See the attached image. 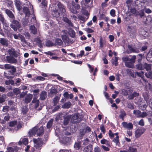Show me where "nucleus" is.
Listing matches in <instances>:
<instances>
[{"label": "nucleus", "instance_id": "obj_1", "mask_svg": "<svg viewBox=\"0 0 152 152\" xmlns=\"http://www.w3.org/2000/svg\"><path fill=\"white\" fill-rule=\"evenodd\" d=\"M26 19L23 21V24L24 26L31 24H34L36 23V18L34 17H30L28 18L26 17Z\"/></svg>", "mask_w": 152, "mask_h": 152}, {"label": "nucleus", "instance_id": "obj_2", "mask_svg": "<svg viewBox=\"0 0 152 152\" xmlns=\"http://www.w3.org/2000/svg\"><path fill=\"white\" fill-rule=\"evenodd\" d=\"M33 141L34 142V147L38 151V152H40V150L41 149L43 144L42 140L39 138L34 139Z\"/></svg>", "mask_w": 152, "mask_h": 152}, {"label": "nucleus", "instance_id": "obj_3", "mask_svg": "<svg viewBox=\"0 0 152 152\" xmlns=\"http://www.w3.org/2000/svg\"><path fill=\"white\" fill-rule=\"evenodd\" d=\"M83 116L79 113H76L72 117L71 121L73 123H79L83 118Z\"/></svg>", "mask_w": 152, "mask_h": 152}, {"label": "nucleus", "instance_id": "obj_4", "mask_svg": "<svg viewBox=\"0 0 152 152\" xmlns=\"http://www.w3.org/2000/svg\"><path fill=\"white\" fill-rule=\"evenodd\" d=\"M72 7L69 8L70 11L73 13L76 14L77 13V10H79L80 8V5L79 4L75 3L72 1Z\"/></svg>", "mask_w": 152, "mask_h": 152}, {"label": "nucleus", "instance_id": "obj_5", "mask_svg": "<svg viewBox=\"0 0 152 152\" xmlns=\"http://www.w3.org/2000/svg\"><path fill=\"white\" fill-rule=\"evenodd\" d=\"M145 129L143 127H140L135 132V136L136 138L140 137L145 132Z\"/></svg>", "mask_w": 152, "mask_h": 152}, {"label": "nucleus", "instance_id": "obj_6", "mask_svg": "<svg viewBox=\"0 0 152 152\" xmlns=\"http://www.w3.org/2000/svg\"><path fill=\"white\" fill-rule=\"evenodd\" d=\"M10 26L15 31H16L18 28H20L21 25L18 21L13 20L12 24L10 25Z\"/></svg>", "mask_w": 152, "mask_h": 152}, {"label": "nucleus", "instance_id": "obj_7", "mask_svg": "<svg viewBox=\"0 0 152 152\" xmlns=\"http://www.w3.org/2000/svg\"><path fill=\"white\" fill-rule=\"evenodd\" d=\"M52 14L53 17L60 18V20L63 16V14L61 12L56 9L53 10L52 12Z\"/></svg>", "mask_w": 152, "mask_h": 152}, {"label": "nucleus", "instance_id": "obj_8", "mask_svg": "<svg viewBox=\"0 0 152 152\" xmlns=\"http://www.w3.org/2000/svg\"><path fill=\"white\" fill-rule=\"evenodd\" d=\"M15 3L17 10L19 11H21L22 6L24 5V4L20 1L18 0H16Z\"/></svg>", "mask_w": 152, "mask_h": 152}, {"label": "nucleus", "instance_id": "obj_9", "mask_svg": "<svg viewBox=\"0 0 152 152\" xmlns=\"http://www.w3.org/2000/svg\"><path fill=\"white\" fill-rule=\"evenodd\" d=\"M122 125L124 128L129 130L132 129L133 128V125L131 123H127L126 122H123Z\"/></svg>", "mask_w": 152, "mask_h": 152}, {"label": "nucleus", "instance_id": "obj_10", "mask_svg": "<svg viewBox=\"0 0 152 152\" xmlns=\"http://www.w3.org/2000/svg\"><path fill=\"white\" fill-rule=\"evenodd\" d=\"M136 58V56H135L134 55L132 56V58H129L128 57H123L122 58V60L123 61H129L131 63L133 64L135 62Z\"/></svg>", "mask_w": 152, "mask_h": 152}, {"label": "nucleus", "instance_id": "obj_11", "mask_svg": "<svg viewBox=\"0 0 152 152\" xmlns=\"http://www.w3.org/2000/svg\"><path fill=\"white\" fill-rule=\"evenodd\" d=\"M57 5L58 8V10L60 11L63 14H65L66 12V10L65 9V7L60 2L57 3Z\"/></svg>", "mask_w": 152, "mask_h": 152}, {"label": "nucleus", "instance_id": "obj_12", "mask_svg": "<svg viewBox=\"0 0 152 152\" xmlns=\"http://www.w3.org/2000/svg\"><path fill=\"white\" fill-rule=\"evenodd\" d=\"M145 2V0H136L134 3H133L132 5L134 6H138L139 7L143 5Z\"/></svg>", "mask_w": 152, "mask_h": 152}, {"label": "nucleus", "instance_id": "obj_13", "mask_svg": "<svg viewBox=\"0 0 152 152\" xmlns=\"http://www.w3.org/2000/svg\"><path fill=\"white\" fill-rule=\"evenodd\" d=\"M10 70L8 71V74L9 75L17 76L18 75V73H15L16 71V67L13 66H12L11 67Z\"/></svg>", "mask_w": 152, "mask_h": 152}, {"label": "nucleus", "instance_id": "obj_14", "mask_svg": "<svg viewBox=\"0 0 152 152\" xmlns=\"http://www.w3.org/2000/svg\"><path fill=\"white\" fill-rule=\"evenodd\" d=\"M6 58L7 61L9 63L14 64L17 62V60L13 57L7 56L6 57Z\"/></svg>", "mask_w": 152, "mask_h": 152}, {"label": "nucleus", "instance_id": "obj_15", "mask_svg": "<svg viewBox=\"0 0 152 152\" xmlns=\"http://www.w3.org/2000/svg\"><path fill=\"white\" fill-rule=\"evenodd\" d=\"M99 48H102L106 45V41L104 39H103L102 37H100L99 42Z\"/></svg>", "mask_w": 152, "mask_h": 152}, {"label": "nucleus", "instance_id": "obj_16", "mask_svg": "<svg viewBox=\"0 0 152 152\" xmlns=\"http://www.w3.org/2000/svg\"><path fill=\"white\" fill-rule=\"evenodd\" d=\"M23 11L26 16V17H30V12L28 8L24 6L23 8Z\"/></svg>", "mask_w": 152, "mask_h": 152}, {"label": "nucleus", "instance_id": "obj_17", "mask_svg": "<svg viewBox=\"0 0 152 152\" xmlns=\"http://www.w3.org/2000/svg\"><path fill=\"white\" fill-rule=\"evenodd\" d=\"M37 127H35L32 128L29 131L28 134L29 136L31 137L33 135H34L36 133H37Z\"/></svg>", "mask_w": 152, "mask_h": 152}, {"label": "nucleus", "instance_id": "obj_18", "mask_svg": "<svg viewBox=\"0 0 152 152\" xmlns=\"http://www.w3.org/2000/svg\"><path fill=\"white\" fill-rule=\"evenodd\" d=\"M128 47L131 53H138L139 52L138 49L136 47H133L130 45H129Z\"/></svg>", "mask_w": 152, "mask_h": 152}, {"label": "nucleus", "instance_id": "obj_19", "mask_svg": "<svg viewBox=\"0 0 152 152\" xmlns=\"http://www.w3.org/2000/svg\"><path fill=\"white\" fill-rule=\"evenodd\" d=\"M147 60L149 62H152V48L147 53L146 57Z\"/></svg>", "mask_w": 152, "mask_h": 152}, {"label": "nucleus", "instance_id": "obj_20", "mask_svg": "<svg viewBox=\"0 0 152 152\" xmlns=\"http://www.w3.org/2000/svg\"><path fill=\"white\" fill-rule=\"evenodd\" d=\"M6 13L10 18L13 19L15 18V16L12 12L10 10L6 9L5 10Z\"/></svg>", "mask_w": 152, "mask_h": 152}, {"label": "nucleus", "instance_id": "obj_21", "mask_svg": "<svg viewBox=\"0 0 152 152\" xmlns=\"http://www.w3.org/2000/svg\"><path fill=\"white\" fill-rule=\"evenodd\" d=\"M70 118L71 117L69 116H67L64 118V120H62L63 121L62 122L64 125H66L68 124ZM61 120H62V119H61Z\"/></svg>", "mask_w": 152, "mask_h": 152}, {"label": "nucleus", "instance_id": "obj_22", "mask_svg": "<svg viewBox=\"0 0 152 152\" xmlns=\"http://www.w3.org/2000/svg\"><path fill=\"white\" fill-rule=\"evenodd\" d=\"M57 92V90L54 88H51L48 93V95L50 97H53Z\"/></svg>", "mask_w": 152, "mask_h": 152}, {"label": "nucleus", "instance_id": "obj_23", "mask_svg": "<svg viewBox=\"0 0 152 152\" xmlns=\"http://www.w3.org/2000/svg\"><path fill=\"white\" fill-rule=\"evenodd\" d=\"M8 40L4 38L0 39V43L3 45L7 46L8 45Z\"/></svg>", "mask_w": 152, "mask_h": 152}, {"label": "nucleus", "instance_id": "obj_24", "mask_svg": "<svg viewBox=\"0 0 152 152\" xmlns=\"http://www.w3.org/2000/svg\"><path fill=\"white\" fill-rule=\"evenodd\" d=\"M136 74L139 77H141L142 79L143 80L145 83H148V81L147 80H145L144 78V72L142 71H141L140 72H136Z\"/></svg>", "mask_w": 152, "mask_h": 152}, {"label": "nucleus", "instance_id": "obj_25", "mask_svg": "<svg viewBox=\"0 0 152 152\" xmlns=\"http://www.w3.org/2000/svg\"><path fill=\"white\" fill-rule=\"evenodd\" d=\"M44 131L43 128L42 126H41L38 129L37 128V135L38 136H40L43 134Z\"/></svg>", "mask_w": 152, "mask_h": 152}, {"label": "nucleus", "instance_id": "obj_26", "mask_svg": "<svg viewBox=\"0 0 152 152\" xmlns=\"http://www.w3.org/2000/svg\"><path fill=\"white\" fill-rule=\"evenodd\" d=\"M33 97L32 94H29L26 96L25 98V102L26 103H28L31 100Z\"/></svg>", "mask_w": 152, "mask_h": 152}, {"label": "nucleus", "instance_id": "obj_27", "mask_svg": "<svg viewBox=\"0 0 152 152\" xmlns=\"http://www.w3.org/2000/svg\"><path fill=\"white\" fill-rule=\"evenodd\" d=\"M61 18H63L64 20V21L66 22V23H67L68 24V25L71 26V27L73 26V25L72 23V22L67 18L66 17H62Z\"/></svg>", "mask_w": 152, "mask_h": 152}, {"label": "nucleus", "instance_id": "obj_28", "mask_svg": "<svg viewBox=\"0 0 152 152\" xmlns=\"http://www.w3.org/2000/svg\"><path fill=\"white\" fill-rule=\"evenodd\" d=\"M139 95V93L134 92L132 94L128 96V98L129 99H133L134 97L138 96Z\"/></svg>", "mask_w": 152, "mask_h": 152}, {"label": "nucleus", "instance_id": "obj_29", "mask_svg": "<svg viewBox=\"0 0 152 152\" xmlns=\"http://www.w3.org/2000/svg\"><path fill=\"white\" fill-rule=\"evenodd\" d=\"M46 97V92L44 91H42L40 94V99L41 100H43L45 99Z\"/></svg>", "mask_w": 152, "mask_h": 152}, {"label": "nucleus", "instance_id": "obj_30", "mask_svg": "<svg viewBox=\"0 0 152 152\" xmlns=\"http://www.w3.org/2000/svg\"><path fill=\"white\" fill-rule=\"evenodd\" d=\"M81 142L80 141H77L75 143L74 145V148L78 150H79L81 147Z\"/></svg>", "mask_w": 152, "mask_h": 152}, {"label": "nucleus", "instance_id": "obj_31", "mask_svg": "<svg viewBox=\"0 0 152 152\" xmlns=\"http://www.w3.org/2000/svg\"><path fill=\"white\" fill-rule=\"evenodd\" d=\"M0 21H1L4 25H6V21L5 20L4 15L1 12H0Z\"/></svg>", "mask_w": 152, "mask_h": 152}, {"label": "nucleus", "instance_id": "obj_32", "mask_svg": "<svg viewBox=\"0 0 152 152\" xmlns=\"http://www.w3.org/2000/svg\"><path fill=\"white\" fill-rule=\"evenodd\" d=\"M126 66L128 67L133 68L134 67V64L129 61H124Z\"/></svg>", "mask_w": 152, "mask_h": 152}, {"label": "nucleus", "instance_id": "obj_33", "mask_svg": "<svg viewBox=\"0 0 152 152\" xmlns=\"http://www.w3.org/2000/svg\"><path fill=\"white\" fill-rule=\"evenodd\" d=\"M144 10L143 9L140 10V11H137L136 13V16L139 15L140 17L142 18L143 16H144Z\"/></svg>", "mask_w": 152, "mask_h": 152}, {"label": "nucleus", "instance_id": "obj_34", "mask_svg": "<svg viewBox=\"0 0 152 152\" xmlns=\"http://www.w3.org/2000/svg\"><path fill=\"white\" fill-rule=\"evenodd\" d=\"M91 130V128L90 127H87L86 128V129L85 130H83V132H82V130H80V133L81 135H84L85 133L86 132H90Z\"/></svg>", "mask_w": 152, "mask_h": 152}, {"label": "nucleus", "instance_id": "obj_35", "mask_svg": "<svg viewBox=\"0 0 152 152\" xmlns=\"http://www.w3.org/2000/svg\"><path fill=\"white\" fill-rule=\"evenodd\" d=\"M30 30L31 32L34 34H35L37 33V28L34 26H31L30 27Z\"/></svg>", "mask_w": 152, "mask_h": 152}, {"label": "nucleus", "instance_id": "obj_36", "mask_svg": "<svg viewBox=\"0 0 152 152\" xmlns=\"http://www.w3.org/2000/svg\"><path fill=\"white\" fill-rule=\"evenodd\" d=\"M62 39L64 42L66 44H68L70 40L69 38L66 36H64L62 37Z\"/></svg>", "mask_w": 152, "mask_h": 152}, {"label": "nucleus", "instance_id": "obj_37", "mask_svg": "<svg viewBox=\"0 0 152 152\" xmlns=\"http://www.w3.org/2000/svg\"><path fill=\"white\" fill-rule=\"evenodd\" d=\"M63 44V42L62 40L60 39H56L55 41L56 45H58L59 46H61Z\"/></svg>", "mask_w": 152, "mask_h": 152}, {"label": "nucleus", "instance_id": "obj_38", "mask_svg": "<svg viewBox=\"0 0 152 152\" xmlns=\"http://www.w3.org/2000/svg\"><path fill=\"white\" fill-rule=\"evenodd\" d=\"M71 104L69 102H65L63 106V107L65 108H69L71 106Z\"/></svg>", "mask_w": 152, "mask_h": 152}, {"label": "nucleus", "instance_id": "obj_39", "mask_svg": "<svg viewBox=\"0 0 152 152\" xmlns=\"http://www.w3.org/2000/svg\"><path fill=\"white\" fill-rule=\"evenodd\" d=\"M59 99L58 98V96H55L53 99V105H56L58 102L59 101Z\"/></svg>", "mask_w": 152, "mask_h": 152}, {"label": "nucleus", "instance_id": "obj_40", "mask_svg": "<svg viewBox=\"0 0 152 152\" xmlns=\"http://www.w3.org/2000/svg\"><path fill=\"white\" fill-rule=\"evenodd\" d=\"M144 69H145L147 71H148L151 69V65L146 63L143 65Z\"/></svg>", "mask_w": 152, "mask_h": 152}, {"label": "nucleus", "instance_id": "obj_41", "mask_svg": "<svg viewBox=\"0 0 152 152\" xmlns=\"http://www.w3.org/2000/svg\"><path fill=\"white\" fill-rule=\"evenodd\" d=\"M89 140L88 138H86L84 139L82 141L83 142V145L86 146L88 144Z\"/></svg>", "mask_w": 152, "mask_h": 152}, {"label": "nucleus", "instance_id": "obj_42", "mask_svg": "<svg viewBox=\"0 0 152 152\" xmlns=\"http://www.w3.org/2000/svg\"><path fill=\"white\" fill-rule=\"evenodd\" d=\"M38 1L41 2L42 6H44L45 7L47 5V0H38Z\"/></svg>", "mask_w": 152, "mask_h": 152}, {"label": "nucleus", "instance_id": "obj_43", "mask_svg": "<svg viewBox=\"0 0 152 152\" xmlns=\"http://www.w3.org/2000/svg\"><path fill=\"white\" fill-rule=\"evenodd\" d=\"M126 3L127 4V6L129 8L130 7H131V5L133 3V0H127L126 1Z\"/></svg>", "mask_w": 152, "mask_h": 152}, {"label": "nucleus", "instance_id": "obj_44", "mask_svg": "<svg viewBox=\"0 0 152 152\" xmlns=\"http://www.w3.org/2000/svg\"><path fill=\"white\" fill-rule=\"evenodd\" d=\"M8 52L10 55H14L15 53V51L14 49L11 48L8 50Z\"/></svg>", "mask_w": 152, "mask_h": 152}, {"label": "nucleus", "instance_id": "obj_45", "mask_svg": "<svg viewBox=\"0 0 152 152\" xmlns=\"http://www.w3.org/2000/svg\"><path fill=\"white\" fill-rule=\"evenodd\" d=\"M136 68L139 70H143L144 69L143 65L139 64L136 65Z\"/></svg>", "mask_w": 152, "mask_h": 152}, {"label": "nucleus", "instance_id": "obj_46", "mask_svg": "<svg viewBox=\"0 0 152 152\" xmlns=\"http://www.w3.org/2000/svg\"><path fill=\"white\" fill-rule=\"evenodd\" d=\"M92 145H89L86 147L84 149L86 150V151H88V152H91L92 150V149L91 148Z\"/></svg>", "mask_w": 152, "mask_h": 152}, {"label": "nucleus", "instance_id": "obj_47", "mask_svg": "<svg viewBox=\"0 0 152 152\" xmlns=\"http://www.w3.org/2000/svg\"><path fill=\"white\" fill-rule=\"evenodd\" d=\"M113 141L115 143L116 145H118L120 144L119 137H116L114 138Z\"/></svg>", "mask_w": 152, "mask_h": 152}, {"label": "nucleus", "instance_id": "obj_48", "mask_svg": "<svg viewBox=\"0 0 152 152\" xmlns=\"http://www.w3.org/2000/svg\"><path fill=\"white\" fill-rule=\"evenodd\" d=\"M4 1L8 4V5H7L8 7H11V5L13 4V2L11 0H4Z\"/></svg>", "mask_w": 152, "mask_h": 152}, {"label": "nucleus", "instance_id": "obj_49", "mask_svg": "<svg viewBox=\"0 0 152 152\" xmlns=\"http://www.w3.org/2000/svg\"><path fill=\"white\" fill-rule=\"evenodd\" d=\"M141 112L138 110H134L133 111V113L135 115H137V117H139V115L140 114Z\"/></svg>", "mask_w": 152, "mask_h": 152}, {"label": "nucleus", "instance_id": "obj_50", "mask_svg": "<svg viewBox=\"0 0 152 152\" xmlns=\"http://www.w3.org/2000/svg\"><path fill=\"white\" fill-rule=\"evenodd\" d=\"M101 143L103 144H106V145H109V142L107 140L103 139L101 140Z\"/></svg>", "mask_w": 152, "mask_h": 152}, {"label": "nucleus", "instance_id": "obj_51", "mask_svg": "<svg viewBox=\"0 0 152 152\" xmlns=\"http://www.w3.org/2000/svg\"><path fill=\"white\" fill-rule=\"evenodd\" d=\"M15 84L16 86H19L20 84L21 80L19 78L16 79L15 80Z\"/></svg>", "mask_w": 152, "mask_h": 152}, {"label": "nucleus", "instance_id": "obj_52", "mask_svg": "<svg viewBox=\"0 0 152 152\" xmlns=\"http://www.w3.org/2000/svg\"><path fill=\"white\" fill-rule=\"evenodd\" d=\"M46 45L48 47H50L53 46L54 44L51 41H48L46 43Z\"/></svg>", "mask_w": 152, "mask_h": 152}, {"label": "nucleus", "instance_id": "obj_53", "mask_svg": "<svg viewBox=\"0 0 152 152\" xmlns=\"http://www.w3.org/2000/svg\"><path fill=\"white\" fill-rule=\"evenodd\" d=\"M145 75L147 77L150 79L152 78V73L151 72H146L145 73Z\"/></svg>", "mask_w": 152, "mask_h": 152}, {"label": "nucleus", "instance_id": "obj_54", "mask_svg": "<svg viewBox=\"0 0 152 152\" xmlns=\"http://www.w3.org/2000/svg\"><path fill=\"white\" fill-rule=\"evenodd\" d=\"M53 120H50L47 124V127L48 128H50L53 122Z\"/></svg>", "mask_w": 152, "mask_h": 152}, {"label": "nucleus", "instance_id": "obj_55", "mask_svg": "<svg viewBox=\"0 0 152 152\" xmlns=\"http://www.w3.org/2000/svg\"><path fill=\"white\" fill-rule=\"evenodd\" d=\"M143 96L145 100L147 102V101H148L149 99V97L148 94L146 93H144L143 94Z\"/></svg>", "mask_w": 152, "mask_h": 152}, {"label": "nucleus", "instance_id": "obj_56", "mask_svg": "<svg viewBox=\"0 0 152 152\" xmlns=\"http://www.w3.org/2000/svg\"><path fill=\"white\" fill-rule=\"evenodd\" d=\"M126 114L125 112L123 110H121V114L120 115V116L122 118H123L126 115Z\"/></svg>", "mask_w": 152, "mask_h": 152}, {"label": "nucleus", "instance_id": "obj_57", "mask_svg": "<svg viewBox=\"0 0 152 152\" xmlns=\"http://www.w3.org/2000/svg\"><path fill=\"white\" fill-rule=\"evenodd\" d=\"M64 140L63 142L64 143L68 142L70 140V139L68 137H64Z\"/></svg>", "mask_w": 152, "mask_h": 152}, {"label": "nucleus", "instance_id": "obj_58", "mask_svg": "<svg viewBox=\"0 0 152 152\" xmlns=\"http://www.w3.org/2000/svg\"><path fill=\"white\" fill-rule=\"evenodd\" d=\"M12 65L10 64H4L5 69H10Z\"/></svg>", "mask_w": 152, "mask_h": 152}, {"label": "nucleus", "instance_id": "obj_59", "mask_svg": "<svg viewBox=\"0 0 152 152\" xmlns=\"http://www.w3.org/2000/svg\"><path fill=\"white\" fill-rule=\"evenodd\" d=\"M14 93L16 95H18L20 93V90L18 88H15L13 90Z\"/></svg>", "mask_w": 152, "mask_h": 152}, {"label": "nucleus", "instance_id": "obj_60", "mask_svg": "<svg viewBox=\"0 0 152 152\" xmlns=\"http://www.w3.org/2000/svg\"><path fill=\"white\" fill-rule=\"evenodd\" d=\"M36 79L40 81H43L45 80V78L41 76H38L36 77Z\"/></svg>", "mask_w": 152, "mask_h": 152}, {"label": "nucleus", "instance_id": "obj_61", "mask_svg": "<svg viewBox=\"0 0 152 152\" xmlns=\"http://www.w3.org/2000/svg\"><path fill=\"white\" fill-rule=\"evenodd\" d=\"M108 134L109 137L111 139L113 138L114 136V133H113L111 130H109Z\"/></svg>", "mask_w": 152, "mask_h": 152}, {"label": "nucleus", "instance_id": "obj_62", "mask_svg": "<svg viewBox=\"0 0 152 152\" xmlns=\"http://www.w3.org/2000/svg\"><path fill=\"white\" fill-rule=\"evenodd\" d=\"M137 11L134 8H131L130 9V12L133 14H135L136 15V13L137 12Z\"/></svg>", "mask_w": 152, "mask_h": 152}, {"label": "nucleus", "instance_id": "obj_63", "mask_svg": "<svg viewBox=\"0 0 152 152\" xmlns=\"http://www.w3.org/2000/svg\"><path fill=\"white\" fill-rule=\"evenodd\" d=\"M118 58L117 57H115L112 63L113 64H114L115 66H116L118 64Z\"/></svg>", "mask_w": 152, "mask_h": 152}, {"label": "nucleus", "instance_id": "obj_64", "mask_svg": "<svg viewBox=\"0 0 152 152\" xmlns=\"http://www.w3.org/2000/svg\"><path fill=\"white\" fill-rule=\"evenodd\" d=\"M129 152H137V149L132 147H130L128 150Z\"/></svg>", "mask_w": 152, "mask_h": 152}]
</instances>
